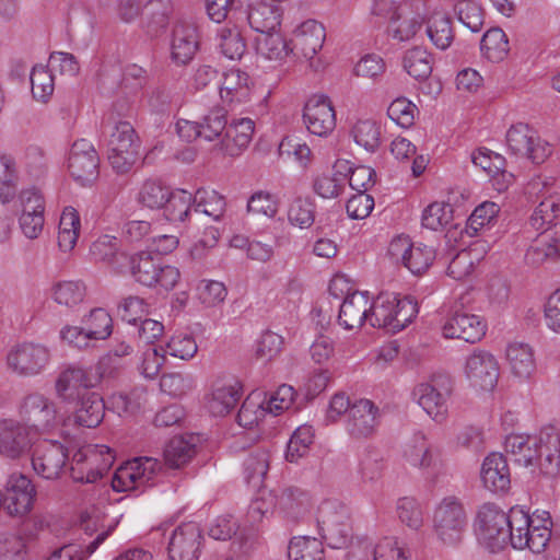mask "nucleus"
I'll use <instances>...</instances> for the list:
<instances>
[{"mask_svg": "<svg viewBox=\"0 0 560 560\" xmlns=\"http://www.w3.org/2000/svg\"><path fill=\"white\" fill-rule=\"evenodd\" d=\"M418 314V304L410 296L398 298L382 292L371 303V326L398 332L409 325Z\"/></svg>", "mask_w": 560, "mask_h": 560, "instance_id": "nucleus-1", "label": "nucleus"}, {"mask_svg": "<svg viewBox=\"0 0 560 560\" xmlns=\"http://www.w3.org/2000/svg\"><path fill=\"white\" fill-rule=\"evenodd\" d=\"M527 512L512 508L508 513L505 546L510 542L515 549L528 548L534 553L542 552L551 537L548 525H534Z\"/></svg>", "mask_w": 560, "mask_h": 560, "instance_id": "nucleus-2", "label": "nucleus"}, {"mask_svg": "<svg viewBox=\"0 0 560 560\" xmlns=\"http://www.w3.org/2000/svg\"><path fill=\"white\" fill-rule=\"evenodd\" d=\"M127 262L135 280L149 288L160 287L168 291L174 289L180 278L176 267L163 264L162 259L152 253L140 252L128 256Z\"/></svg>", "mask_w": 560, "mask_h": 560, "instance_id": "nucleus-3", "label": "nucleus"}, {"mask_svg": "<svg viewBox=\"0 0 560 560\" xmlns=\"http://www.w3.org/2000/svg\"><path fill=\"white\" fill-rule=\"evenodd\" d=\"M108 162L117 174L131 171L140 156L141 141L129 121H118L108 140Z\"/></svg>", "mask_w": 560, "mask_h": 560, "instance_id": "nucleus-4", "label": "nucleus"}, {"mask_svg": "<svg viewBox=\"0 0 560 560\" xmlns=\"http://www.w3.org/2000/svg\"><path fill=\"white\" fill-rule=\"evenodd\" d=\"M114 462L106 445H86L79 448L70 463V475L75 482L93 483L107 472Z\"/></svg>", "mask_w": 560, "mask_h": 560, "instance_id": "nucleus-5", "label": "nucleus"}, {"mask_svg": "<svg viewBox=\"0 0 560 560\" xmlns=\"http://www.w3.org/2000/svg\"><path fill=\"white\" fill-rule=\"evenodd\" d=\"M318 525L331 548H345L352 540L350 511L340 502L327 501L320 506Z\"/></svg>", "mask_w": 560, "mask_h": 560, "instance_id": "nucleus-6", "label": "nucleus"}, {"mask_svg": "<svg viewBox=\"0 0 560 560\" xmlns=\"http://www.w3.org/2000/svg\"><path fill=\"white\" fill-rule=\"evenodd\" d=\"M453 393V380L448 374H434L428 382L418 384L413 397L422 409L435 421L445 419L447 401Z\"/></svg>", "mask_w": 560, "mask_h": 560, "instance_id": "nucleus-7", "label": "nucleus"}, {"mask_svg": "<svg viewBox=\"0 0 560 560\" xmlns=\"http://www.w3.org/2000/svg\"><path fill=\"white\" fill-rule=\"evenodd\" d=\"M161 469L162 464L155 458H133L115 471L112 488L116 492H125L152 487Z\"/></svg>", "mask_w": 560, "mask_h": 560, "instance_id": "nucleus-8", "label": "nucleus"}, {"mask_svg": "<svg viewBox=\"0 0 560 560\" xmlns=\"http://www.w3.org/2000/svg\"><path fill=\"white\" fill-rule=\"evenodd\" d=\"M19 416L21 419L19 421L28 427L35 438L50 432L59 423L55 402L39 393H33L23 398L19 407Z\"/></svg>", "mask_w": 560, "mask_h": 560, "instance_id": "nucleus-9", "label": "nucleus"}, {"mask_svg": "<svg viewBox=\"0 0 560 560\" xmlns=\"http://www.w3.org/2000/svg\"><path fill=\"white\" fill-rule=\"evenodd\" d=\"M475 526L479 539L491 552L505 547L508 514L497 504L483 503L478 510Z\"/></svg>", "mask_w": 560, "mask_h": 560, "instance_id": "nucleus-10", "label": "nucleus"}, {"mask_svg": "<svg viewBox=\"0 0 560 560\" xmlns=\"http://www.w3.org/2000/svg\"><path fill=\"white\" fill-rule=\"evenodd\" d=\"M433 525L443 542H458L467 525V515L462 502L455 497L444 498L435 509Z\"/></svg>", "mask_w": 560, "mask_h": 560, "instance_id": "nucleus-11", "label": "nucleus"}, {"mask_svg": "<svg viewBox=\"0 0 560 560\" xmlns=\"http://www.w3.org/2000/svg\"><path fill=\"white\" fill-rule=\"evenodd\" d=\"M506 145L512 154L526 158L535 164L544 163L551 154L550 144L526 124L511 126L506 132Z\"/></svg>", "mask_w": 560, "mask_h": 560, "instance_id": "nucleus-12", "label": "nucleus"}, {"mask_svg": "<svg viewBox=\"0 0 560 560\" xmlns=\"http://www.w3.org/2000/svg\"><path fill=\"white\" fill-rule=\"evenodd\" d=\"M200 46V33L197 24L190 20L178 19L174 22L170 37V57L177 66L188 65Z\"/></svg>", "mask_w": 560, "mask_h": 560, "instance_id": "nucleus-13", "label": "nucleus"}, {"mask_svg": "<svg viewBox=\"0 0 560 560\" xmlns=\"http://www.w3.org/2000/svg\"><path fill=\"white\" fill-rule=\"evenodd\" d=\"M49 360V350L45 346L34 342L19 343L7 355L9 369L21 376L39 374Z\"/></svg>", "mask_w": 560, "mask_h": 560, "instance_id": "nucleus-14", "label": "nucleus"}, {"mask_svg": "<svg viewBox=\"0 0 560 560\" xmlns=\"http://www.w3.org/2000/svg\"><path fill=\"white\" fill-rule=\"evenodd\" d=\"M380 421V408L372 400L359 399L348 412L345 430L352 440H368L376 434Z\"/></svg>", "mask_w": 560, "mask_h": 560, "instance_id": "nucleus-15", "label": "nucleus"}, {"mask_svg": "<svg viewBox=\"0 0 560 560\" xmlns=\"http://www.w3.org/2000/svg\"><path fill=\"white\" fill-rule=\"evenodd\" d=\"M388 254L395 261H401L413 275L425 272L435 259V249L422 243L413 244L408 237L394 238Z\"/></svg>", "mask_w": 560, "mask_h": 560, "instance_id": "nucleus-16", "label": "nucleus"}, {"mask_svg": "<svg viewBox=\"0 0 560 560\" xmlns=\"http://www.w3.org/2000/svg\"><path fill=\"white\" fill-rule=\"evenodd\" d=\"M68 170L81 185L94 183L100 175V156L94 145L85 140H77L70 150Z\"/></svg>", "mask_w": 560, "mask_h": 560, "instance_id": "nucleus-17", "label": "nucleus"}, {"mask_svg": "<svg viewBox=\"0 0 560 560\" xmlns=\"http://www.w3.org/2000/svg\"><path fill=\"white\" fill-rule=\"evenodd\" d=\"M35 495V487L26 476L12 474L7 481L2 509L12 517H24L32 511Z\"/></svg>", "mask_w": 560, "mask_h": 560, "instance_id": "nucleus-18", "label": "nucleus"}, {"mask_svg": "<svg viewBox=\"0 0 560 560\" xmlns=\"http://www.w3.org/2000/svg\"><path fill=\"white\" fill-rule=\"evenodd\" d=\"M35 436L28 427L16 419L0 420V455L9 459H20L32 448Z\"/></svg>", "mask_w": 560, "mask_h": 560, "instance_id": "nucleus-19", "label": "nucleus"}, {"mask_svg": "<svg viewBox=\"0 0 560 560\" xmlns=\"http://www.w3.org/2000/svg\"><path fill=\"white\" fill-rule=\"evenodd\" d=\"M486 323L478 315L468 313L460 307L455 308L448 316L442 327V332L445 338L475 343L486 335Z\"/></svg>", "mask_w": 560, "mask_h": 560, "instance_id": "nucleus-20", "label": "nucleus"}, {"mask_svg": "<svg viewBox=\"0 0 560 560\" xmlns=\"http://www.w3.org/2000/svg\"><path fill=\"white\" fill-rule=\"evenodd\" d=\"M326 37L325 27L315 20L300 24L290 38L291 54L298 59L311 60L323 47Z\"/></svg>", "mask_w": 560, "mask_h": 560, "instance_id": "nucleus-21", "label": "nucleus"}, {"mask_svg": "<svg viewBox=\"0 0 560 560\" xmlns=\"http://www.w3.org/2000/svg\"><path fill=\"white\" fill-rule=\"evenodd\" d=\"M304 122L310 132L324 137L336 127V115L332 104L326 95H313L303 110Z\"/></svg>", "mask_w": 560, "mask_h": 560, "instance_id": "nucleus-22", "label": "nucleus"}, {"mask_svg": "<svg viewBox=\"0 0 560 560\" xmlns=\"http://www.w3.org/2000/svg\"><path fill=\"white\" fill-rule=\"evenodd\" d=\"M68 457V451L61 443L46 441L33 454L32 465L40 477L56 479L63 471Z\"/></svg>", "mask_w": 560, "mask_h": 560, "instance_id": "nucleus-23", "label": "nucleus"}, {"mask_svg": "<svg viewBox=\"0 0 560 560\" xmlns=\"http://www.w3.org/2000/svg\"><path fill=\"white\" fill-rule=\"evenodd\" d=\"M465 373L472 386L492 390L498 383L499 368L491 353L476 350L467 358Z\"/></svg>", "mask_w": 560, "mask_h": 560, "instance_id": "nucleus-24", "label": "nucleus"}, {"mask_svg": "<svg viewBox=\"0 0 560 560\" xmlns=\"http://www.w3.org/2000/svg\"><path fill=\"white\" fill-rule=\"evenodd\" d=\"M201 529L196 523L179 525L171 537L168 555L171 560H197L201 546Z\"/></svg>", "mask_w": 560, "mask_h": 560, "instance_id": "nucleus-25", "label": "nucleus"}, {"mask_svg": "<svg viewBox=\"0 0 560 560\" xmlns=\"http://www.w3.org/2000/svg\"><path fill=\"white\" fill-rule=\"evenodd\" d=\"M175 11L173 0H148L143 4L141 30L150 39L163 36Z\"/></svg>", "mask_w": 560, "mask_h": 560, "instance_id": "nucleus-26", "label": "nucleus"}, {"mask_svg": "<svg viewBox=\"0 0 560 560\" xmlns=\"http://www.w3.org/2000/svg\"><path fill=\"white\" fill-rule=\"evenodd\" d=\"M481 481L493 493H505L511 486V471L502 453H490L482 463Z\"/></svg>", "mask_w": 560, "mask_h": 560, "instance_id": "nucleus-27", "label": "nucleus"}, {"mask_svg": "<svg viewBox=\"0 0 560 560\" xmlns=\"http://www.w3.org/2000/svg\"><path fill=\"white\" fill-rule=\"evenodd\" d=\"M97 386V375L93 374V368L69 365L58 376L56 390L61 398H71L79 395L80 389Z\"/></svg>", "mask_w": 560, "mask_h": 560, "instance_id": "nucleus-28", "label": "nucleus"}, {"mask_svg": "<svg viewBox=\"0 0 560 560\" xmlns=\"http://www.w3.org/2000/svg\"><path fill=\"white\" fill-rule=\"evenodd\" d=\"M252 94V81L249 75L240 70L231 69L223 74L220 86V96L223 103L232 109L249 102Z\"/></svg>", "mask_w": 560, "mask_h": 560, "instance_id": "nucleus-29", "label": "nucleus"}, {"mask_svg": "<svg viewBox=\"0 0 560 560\" xmlns=\"http://www.w3.org/2000/svg\"><path fill=\"white\" fill-rule=\"evenodd\" d=\"M241 394L242 386L236 380H218L207 399V408L215 417L225 416L235 408Z\"/></svg>", "mask_w": 560, "mask_h": 560, "instance_id": "nucleus-30", "label": "nucleus"}, {"mask_svg": "<svg viewBox=\"0 0 560 560\" xmlns=\"http://www.w3.org/2000/svg\"><path fill=\"white\" fill-rule=\"evenodd\" d=\"M371 303L368 292L354 291L347 294L340 305L338 323L347 330L360 328L369 320Z\"/></svg>", "mask_w": 560, "mask_h": 560, "instance_id": "nucleus-31", "label": "nucleus"}, {"mask_svg": "<svg viewBox=\"0 0 560 560\" xmlns=\"http://www.w3.org/2000/svg\"><path fill=\"white\" fill-rule=\"evenodd\" d=\"M255 122L250 118H240L226 126L220 141V149L229 156L240 155L250 143Z\"/></svg>", "mask_w": 560, "mask_h": 560, "instance_id": "nucleus-32", "label": "nucleus"}, {"mask_svg": "<svg viewBox=\"0 0 560 560\" xmlns=\"http://www.w3.org/2000/svg\"><path fill=\"white\" fill-rule=\"evenodd\" d=\"M533 445L538 447L540 467L547 474H553L560 468V432L552 425L540 430L539 435L533 439Z\"/></svg>", "mask_w": 560, "mask_h": 560, "instance_id": "nucleus-33", "label": "nucleus"}, {"mask_svg": "<svg viewBox=\"0 0 560 560\" xmlns=\"http://www.w3.org/2000/svg\"><path fill=\"white\" fill-rule=\"evenodd\" d=\"M249 26L262 34L275 32L281 24V10L278 5L258 2L248 7L244 12Z\"/></svg>", "mask_w": 560, "mask_h": 560, "instance_id": "nucleus-34", "label": "nucleus"}, {"mask_svg": "<svg viewBox=\"0 0 560 560\" xmlns=\"http://www.w3.org/2000/svg\"><path fill=\"white\" fill-rule=\"evenodd\" d=\"M417 1H405L398 4L397 19L392 22L393 37L399 42L409 40L420 30L422 24L421 14L413 11Z\"/></svg>", "mask_w": 560, "mask_h": 560, "instance_id": "nucleus-35", "label": "nucleus"}, {"mask_svg": "<svg viewBox=\"0 0 560 560\" xmlns=\"http://www.w3.org/2000/svg\"><path fill=\"white\" fill-rule=\"evenodd\" d=\"M90 254L95 261H103L115 269L122 268L128 260V255L119 250V242L116 237L104 235L92 243Z\"/></svg>", "mask_w": 560, "mask_h": 560, "instance_id": "nucleus-36", "label": "nucleus"}, {"mask_svg": "<svg viewBox=\"0 0 560 560\" xmlns=\"http://www.w3.org/2000/svg\"><path fill=\"white\" fill-rule=\"evenodd\" d=\"M192 206L196 220L206 215L213 221H219L225 213L226 201L225 197L215 190L198 189L194 196Z\"/></svg>", "mask_w": 560, "mask_h": 560, "instance_id": "nucleus-37", "label": "nucleus"}, {"mask_svg": "<svg viewBox=\"0 0 560 560\" xmlns=\"http://www.w3.org/2000/svg\"><path fill=\"white\" fill-rule=\"evenodd\" d=\"M105 404L97 393H89L81 397L74 419L79 425L96 428L104 419Z\"/></svg>", "mask_w": 560, "mask_h": 560, "instance_id": "nucleus-38", "label": "nucleus"}, {"mask_svg": "<svg viewBox=\"0 0 560 560\" xmlns=\"http://www.w3.org/2000/svg\"><path fill=\"white\" fill-rule=\"evenodd\" d=\"M311 506L310 494L296 487H289L277 497L276 508L289 517H298Z\"/></svg>", "mask_w": 560, "mask_h": 560, "instance_id": "nucleus-39", "label": "nucleus"}, {"mask_svg": "<svg viewBox=\"0 0 560 560\" xmlns=\"http://www.w3.org/2000/svg\"><path fill=\"white\" fill-rule=\"evenodd\" d=\"M506 360L512 373L527 378L535 370V360L532 348L525 343H511L506 349Z\"/></svg>", "mask_w": 560, "mask_h": 560, "instance_id": "nucleus-40", "label": "nucleus"}, {"mask_svg": "<svg viewBox=\"0 0 560 560\" xmlns=\"http://www.w3.org/2000/svg\"><path fill=\"white\" fill-rule=\"evenodd\" d=\"M194 196L186 190L171 192L164 205L165 218L171 222L190 221L194 214Z\"/></svg>", "mask_w": 560, "mask_h": 560, "instance_id": "nucleus-41", "label": "nucleus"}, {"mask_svg": "<svg viewBox=\"0 0 560 560\" xmlns=\"http://www.w3.org/2000/svg\"><path fill=\"white\" fill-rule=\"evenodd\" d=\"M290 560H325L323 542L310 536L293 537L288 546Z\"/></svg>", "mask_w": 560, "mask_h": 560, "instance_id": "nucleus-42", "label": "nucleus"}, {"mask_svg": "<svg viewBox=\"0 0 560 560\" xmlns=\"http://www.w3.org/2000/svg\"><path fill=\"white\" fill-rule=\"evenodd\" d=\"M480 50L489 61H502L510 50L505 33L499 27L488 30L480 40Z\"/></svg>", "mask_w": 560, "mask_h": 560, "instance_id": "nucleus-43", "label": "nucleus"}, {"mask_svg": "<svg viewBox=\"0 0 560 560\" xmlns=\"http://www.w3.org/2000/svg\"><path fill=\"white\" fill-rule=\"evenodd\" d=\"M560 214V196H549L541 200L529 218V225L536 231H553L550 225Z\"/></svg>", "mask_w": 560, "mask_h": 560, "instance_id": "nucleus-44", "label": "nucleus"}, {"mask_svg": "<svg viewBox=\"0 0 560 560\" xmlns=\"http://www.w3.org/2000/svg\"><path fill=\"white\" fill-rule=\"evenodd\" d=\"M432 57L421 47L408 50L404 57V68L416 80H425L432 73Z\"/></svg>", "mask_w": 560, "mask_h": 560, "instance_id": "nucleus-45", "label": "nucleus"}, {"mask_svg": "<svg viewBox=\"0 0 560 560\" xmlns=\"http://www.w3.org/2000/svg\"><path fill=\"white\" fill-rule=\"evenodd\" d=\"M258 54L269 60H283L291 54L290 40L287 42L279 34L270 32L256 39Z\"/></svg>", "mask_w": 560, "mask_h": 560, "instance_id": "nucleus-46", "label": "nucleus"}, {"mask_svg": "<svg viewBox=\"0 0 560 560\" xmlns=\"http://www.w3.org/2000/svg\"><path fill=\"white\" fill-rule=\"evenodd\" d=\"M196 454L192 443L182 436L170 440L164 450V462L171 468H179L187 464Z\"/></svg>", "mask_w": 560, "mask_h": 560, "instance_id": "nucleus-47", "label": "nucleus"}, {"mask_svg": "<svg viewBox=\"0 0 560 560\" xmlns=\"http://www.w3.org/2000/svg\"><path fill=\"white\" fill-rule=\"evenodd\" d=\"M351 133L355 143L369 152H375L381 144V126L372 119L358 120Z\"/></svg>", "mask_w": 560, "mask_h": 560, "instance_id": "nucleus-48", "label": "nucleus"}, {"mask_svg": "<svg viewBox=\"0 0 560 560\" xmlns=\"http://www.w3.org/2000/svg\"><path fill=\"white\" fill-rule=\"evenodd\" d=\"M219 47L223 56L231 60H240L246 51V43L236 26L222 27L219 31Z\"/></svg>", "mask_w": 560, "mask_h": 560, "instance_id": "nucleus-49", "label": "nucleus"}, {"mask_svg": "<svg viewBox=\"0 0 560 560\" xmlns=\"http://www.w3.org/2000/svg\"><path fill=\"white\" fill-rule=\"evenodd\" d=\"M82 322L88 336L92 337L93 340H105L113 332V319L104 308H93Z\"/></svg>", "mask_w": 560, "mask_h": 560, "instance_id": "nucleus-50", "label": "nucleus"}, {"mask_svg": "<svg viewBox=\"0 0 560 560\" xmlns=\"http://www.w3.org/2000/svg\"><path fill=\"white\" fill-rule=\"evenodd\" d=\"M427 34L438 48L446 49L454 38L451 20L444 14L434 13L428 22Z\"/></svg>", "mask_w": 560, "mask_h": 560, "instance_id": "nucleus-51", "label": "nucleus"}, {"mask_svg": "<svg viewBox=\"0 0 560 560\" xmlns=\"http://www.w3.org/2000/svg\"><path fill=\"white\" fill-rule=\"evenodd\" d=\"M269 469V453L262 448L254 450L244 462L245 479L258 487Z\"/></svg>", "mask_w": 560, "mask_h": 560, "instance_id": "nucleus-52", "label": "nucleus"}, {"mask_svg": "<svg viewBox=\"0 0 560 560\" xmlns=\"http://www.w3.org/2000/svg\"><path fill=\"white\" fill-rule=\"evenodd\" d=\"M112 529L113 528L110 527L107 530L100 533L96 538L88 545L86 551L78 545L69 544L54 550L47 560H85L88 555L93 553L108 537Z\"/></svg>", "mask_w": 560, "mask_h": 560, "instance_id": "nucleus-53", "label": "nucleus"}, {"mask_svg": "<svg viewBox=\"0 0 560 560\" xmlns=\"http://www.w3.org/2000/svg\"><path fill=\"white\" fill-rule=\"evenodd\" d=\"M408 462L420 468H428L432 465L434 456L431 445L423 433H416L405 450Z\"/></svg>", "mask_w": 560, "mask_h": 560, "instance_id": "nucleus-54", "label": "nucleus"}, {"mask_svg": "<svg viewBox=\"0 0 560 560\" xmlns=\"http://www.w3.org/2000/svg\"><path fill=\"white\" fill-rule=\"evenodd\" d=\"M85 296V285L81 281H60L52 287L56 303L67 307L80 304Z\"/></svg>", "mask_w": 560, "mask_h": 560, "instance_id": "nucleus-55", "label": "nucleus"}, {"mask_svg": "<svg viewBox=\"0 0 560 560\" xmlns=\"http://www.w3.org/2000/svg\"><path fill=\"white\" fill-rule=\"evenodd\" d=\"M314 440V433L311 427L302 425L298 428L288 442L285 458L293 463L307 454Z\"/></svg>", "mask_w": 560, "mask_h": 560, "instance_id": "nucleus-56", "label": "nucleus"}, {"mask_svg": "<svg viewBox=\"0 0 560 560\" xmlns=\"http://www.w3.org/2000/svg\"><path fill=\"white\" fill-rule=\"evenodd\" d=\"M458 20L472 33H478L483 26V10L474 0H460L455 4Z\"/></svg>", "mask_w": 560, "mask_h": 560, "instance_id": "nucleus-57", "label": "nucleus"}, {"mask_svg": "<svg viewBox=\"0 0 560 560\" xmlns=\"http://www.w3.org/2000/svg\"><path fill=\"white\" fill-rule=\"evenodd\" d=\"M453 219V209L444 202L430 203L422 213V226L438 231L447 225Z\"/></svg>", "mask_w": 560, "mask_h": 560, "instance_id": "nucleus-58", "label": "nucleus"}, {"mask_svg": "<svg viewBox=\"0 0 560 560\" xmlns=\"http://www.w3.org/2000/svg\"><path fill=\"white\" fill-rule=\"evenodd\" d=\"M201 137L208 141L221 137L226 130V112L222 107H214L199 121Z\"/></svg>", "mask_w": 560, "mask_h": 560, "instance_id": "nucleus-59", "label": "nucleus"}, {"mask_svg": "<svg viewBox=\"0 0 560 560\" xmlns=\"http://www.w3.org/2000/svg\"><path fill=\"white\" fill-rule=\"evenodd\" d=\"M16 170L12 158L0 156V200L5 203L10 201L16 190Z\"/></svg>", "mask_w": 560, "mask_h": 560, "instance_id": "nucleus-60", "label": "nucleus"}, {"mask_svg": "<svg viewBox=\"0 0 560 560\" xmlns=\"http://www.w3.org/2000/svg\"><path fill=\"white\" fill-rule=\"evenodd\" d=\"M288 219L300 229L310 228L315 220V205L310 199L296 198L290 205Z\"/></svg>", "mask_w": 560, "mask_h": 560, "instance_id": "nucleus-61", "label": "nucleus"}, {"mask_svg": "<svg viewBox=\"0 0 560 560\" xmlns=\"http://www.w3.org/2000/svg\"><path fill=\"white\" fill-rule=\"evenodd\" d=\"M170 194L168 188L164 187L161 183L147 180L139 191L138 199L150 209H160L166 203Z\"/></svg>", "mask_w": 560, "mask_h": 560, "instance_id": "nucleus-62", "label": "nucleus"}, {"mask_svg": "<svg viewBox=\"0 0 560 560\" xmlns=\"http://www.w3.org/2000/svg\"><path fill=\"white\" fill-rule=\"evenodd\" d=\"M551 231L540 232L526 252V261L530 265H540L547 258L555 257V247L551 242Z\"/></svg>", "mask_w": 560, "mask_h": 560, "instance_id": "nucleus-63", "label": "nucleus"}, {"mask_svg": "<svg viewBox=\"0 0 560 560\" xmlns=\"http://www.w3.org/2000/svg\"><path fill=\"white\" fill-rule=\"evenodd\" d=\"M471 161L479 166L489 176L504 175L505 160L502 155L494 153L488 149H478L471 155Z\"/></svg>", "mask_w": 560, "mask_h": 560, "instance_id": "nucleus-64", "label": "nucleus"}]
</instances>
